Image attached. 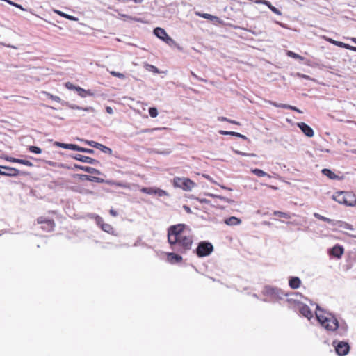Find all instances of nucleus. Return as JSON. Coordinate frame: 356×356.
Returning <instances> with one entry per match:
<instances>
[{"instance_id": "1", "label": "nucleus", "mask_w": 356, "mask_h": 356, "mask_svg": "<svg viewBox=\"0 0 356 356\" xmlns=\"http://www.w3.org/2000/svg\"><path fill=\"white\" fill-rule=\"evenodd\" d=\"M168 241L173 250L185 253L192 248L193 235L185 224L171 225L168 229Z\"/></svg>"}, {"instance_id": "2", "label": "nucleus", "mask_w": 356, "mask_h": 356, "mask_svg": "<svg viewBox=\"0 0 356 356\" xmlns=\"http://www.w3.org/2000/svg\"><path fill=\"white\" fill-rule=\"evenodd\" d=\"M316 318L323 328L327 331L336 332V334L340 337L346 335L348 327L345 321L339 322L331 313H323L318 305H316Z\"/></svg>"}, {"instance_id": "3", "label": "nucleus", "mask_w": 356, "mask_h": 356, "mask_svg": "<svg viewBox=\"0 0 356 356\" xmlns=\"http://www.w3.org/2000/svg\"><path fill=\"white\" fill-rule=\"evenodd\" d=\"M262 294L265 296L269 297L270 300H268L266 298H264L261 300L264 302H277L282 299L284 296H287L288 294L286 293L282 289L271 286H265L263 291Z\"/></svg>"}, {"instance_id": "4", "label": "nucleus", "mask_w": 356, "mask_h": 356, "mask_svg": "<svg viewBox=\"0 0 356 356\" xmlns=\"http://www.w3.org/2000/svg\"><path fill=\"white\" fill-rule=\"evenodd\" d=\"M334 200L348 207L356 206V195L351 192L339 191L332 196Z\"/></svg>"}, {"instance_id": "5", "label": "nucleus", "mask_w": 356, "mask_h": 356, "mask_svg": "<svg viewBox=\"0 0 356 356\" xmlns=\"http://www.w3.org/2000/svg\"><path fill=\"white\" fill-rule=\"evenodd\" d=\"M173 186L185 191H191L195 186V184L188 178L175 177L173 179Z\"/></svg>"}, {"instance_id": "6", "label": "nucleus", "mask_w": 356, "mask_h": 356, "mask_svg": "<svg viewBox=\"0 0 356 356\" xmlns=\"http://www.w3.org/2000/svg\"><path fill=\"white\" fill-rule=\"evenodd\" d=\"M213 251V245L208 241H201L196 248V254L199 257H207Z\"/></svg>"}, {"instance_id": "7", "label": "nucleus", "mask_w": 356, "mask_h": 356, "mask_svg": "<svg viewBox=\"0 0 356 356\" xmlns=\"http://www.w3.org/2000/svg\"><path fill=\"white\" fill-rule=\"evenodd\" d=\"M37 224L40 225L39 228L42 230L49 232L54 229L55 223L52 219L40 216L36 220Z\"/></svg>"}, {"instance_id": "8", "label": "nucleus", "mask_w": 356, "mask_h": 356, "mask_svg": "<svg viewBox=\"0 0 356 356\" xmlns=\"http://www.w3.org/2000/svg\"><path fill=\"white\" fill-rule=\"evenodd\" d=\"M154 34L162 41L165 42L168 45H172L175 43L174 40L170 37L166 31L160 27H156L154 29Z\"/></svg>"}, {"instance_id": "9", "label": "nucleus", "mask_w": 356, "mask_h": 356, "mask_svg": "<svg viewBox=\"0 0 356 356\" xmlns=\"http://www.w3.org/2000/svg\"><path fill=\"white\" fill-rule=\"evenodd\" d=\"M90 216L91 218L95 219L97 225H99L103 231L108 234L115 235L113 227L109 224L104 223L103 222V219L100 216L95 214H91Z\"/></svg>"}, {"instance_id": "10", "label": "nucleus", "mask_w": 356, "mask_h": 356, "mask_svg": "<svg viewBox=\"0 0 356 356\" xmlns=\"http://www.w3.org/2000/svg\"><path fill=\"white\" fill-rule=\"evenodd\" d=\"M333 346L335 347V350L339 356H344L347 355L350 350V346L348 343L343 341H333Z\"/></svg>"}, {"instance_id": "11", "label": "nucleus", "mask_w": 356, "mask_h": 356, "mask_svg": "<svg viewBox=\"0 0 356 356\" xmlns=\"http://www.w3.org/2000/svg\"><path fill=\"white\" fill-rule=\"evenodd\" d=\"M1 168L5 169L4 171L0 170V175L8 177H17L19 175H26L28 173L25 172H20L19 170L8 166H1Z\"/></svg>"}, {"instance_id": "12", "label": "nucleus", "mask_w": 356, "mask_h": 356, "mask_svg": "<svg viewBox=\"0 0 356 356\" xmlns=\"http://www.w3.org/2000/svg\"><path fill=\"white\" fill-rule=\"evenodd\" d=\"M296 309L299 311L301 315L307 318L308 320H310L313 317V314L307 305L301 302H297Z\"/></svg>"}, {"instance_id": "13", "label": "nucleus", "mask_w": 356, "mask_h": 356, "mask_svg": "<svg viewBox=\"0 0 356 356\" xmlns=\"http://www.w3.org/2000/svg\"><path fill=\"white\" fill-rule=\"evenodd\" d=\"M343 252L344 249L343 246L338 244L335 245L334 247L328 250V254L330 256L335 257L337 259H340Z\"/></svg>"}, {"instance_id": "14", "label": "nucleus", "mask_w": 356, "mask_h": 356, "mask_svg": "<svg viewBox=\"0 0 356 356\" xmlns=\"http://www.w3.org/2000/svg\"><path fill=\"white\" fill-rule=\"evenodd\" d=\"M68 90H75L77 92V94L81 97H85L87 95H88V96L93 95V92L92 91L86 90L79 86H74V85H72L70 83H68Z\"/></svg>"}, {"instance_id": "15", "label": "nucleus", "mask_w": 356, "mask_h": 356, "mask_svg": "<svg viewBox=\"0 0 356 356\" xmlns=\"http://www.w3.org/2000/svg\"><path fill=\"white\" fill-rule=\"evenodd\" d=\"M86 143L90 145V147H95V148H97L99 150H101L102 152L105 153V154H112V149L101 143H97L95 141H93V140H88V141H86Z\"/></svg>"}, {"instance_id": "16", "label": "nucleus", "mask_w": 356, "mask_h": 356, "mask_svg": "<svg viewBox=\"0 0 356 356\" xmlns=\"http://www.w3.org/2000/svg\"><path fill=\"white\" fill-rule=\"evenodd\" d=\"M70 156L72 158H73L74 159H76V160H78V161H82L84 163L92 164V165H97L99 163V161L97 160L94 159L89 156L79 154H75L71 155Z\"/></svg>"}, {"instance_id": "17", "label": "nucleus", "mask_w": 356, "mask_h": 356, "mask_svg": "<svg viewBox=\"0 0 356 356\" xmlns=\"http://www.w3.org/2000/svg\"><path fill=\"white\" fill-rule=\"evenodd\" d=\"M302 284L301 280L296 276H290L289 277V286L292 289H297L300 287Z\"/></svg>"}, {"instance_id": "18", "label": "nucleus", "mask_w": 356, "mask_h": 356, "mask_svg": "<svg viewBox=\"0 0 356 356\" xmlns=\"http://www.w3.org/2000/svg\"><path fill=\"white\" fill-rule=\"evenodd\" d=\"M298 127L308 137H312L314 136L313 129L305 122L298 123Z\"/></svg>"}, {"instance_id": "19", "label": "nucleus", "mask_w": 356, "mask_h": 356, "mask_svg": "<svg viewBox=\"0 0 356 356\" xmlns=\"http://www.w3.org/2000/svg\"><path fill=\"white\" fill-rule=\"evenodd\" d=\"M6 159V161L11 162V163H19V164L24 165L28 167L33 166V164L30 161L26 160V159H17V158L10 157V156H8Z\"/></svg>"}, {"instance_id": "20", "label": "nucleus", "mask_w": 356, "mask_h": 356, "mask_svg": "<svg viewBox=\"0 0 356 356\" xmlns=\"http://www.w3.org/2000/svg\"><path fill=\"white\" fill-rule=\"evenodd\" d=\"M76 176L79 177V179L81 181H90L97 183H102L104 181L103 179L95 176L87 175H76Z\"/></svg>"}, {"instance_id": "21", "label": "nucleus", "mask_w": 356, "mask_h": 356, "mask_svg": "<svg viewBox=\"0 0 356 356\" xmlns=\"http://www.w3.org/2000/svg\"><path fill=\"white\" fill-rule=\"evenodd\" d=\"M332 225H334L341 229H348L351 231L354 230L353 226L352 225L341 220H334Z\"/></svg>"}, {"instance_id": "22", "label": "nucleus", "mask_w": 356, "mask_h": 356, "mask_svg": "<svg viewBox=\"0 0 356 356\" xmlns=\"http://www.w3.org/2000/svg\"><path fill=\"white\" fill-rule=\"evenodd\" d=\"M167 259L171 264L180 262L182 260L181 256L175 253H168L167 254Z\"/></svg>"}, {"instance_id": "23", "label": "nucleus", "mask_w": 356, "mask_h": 356, "mask_svg": "<svg viewBox=\"0 0 356 356\" xmlns=\"http://www.w3.org/2000/svg\"><path fill=\"white\" fill-rule=\"evenodd\" d=\"M74 168H79V169H81L82 170L85 171V172H87L88 173H90V174H97V175H100L101 172L94 168H92V167H89V166H81V165H74Z\"/></svg>"}, {"instance_id": "24", "label": "nucleus", "mask_w": 356, "mask_h": 356, "mask_svg": "<svg viewBox=\"0 0 356 356\" xmlns=\"http://www.w3.org/2000/svg\"><path fill=\"white\" fill-rule=\"evenodd\" d=\"M225 223L229 226H234L240 225L241 223V220L235 216H231L225 220Z\"/></svg>"}, {"instance_id": "25", "label": "nucleus", "mask_w": 356, "mask_h": 356, "mask_svg": "<svg viewBox=\"0 0 356 356\" xmlns=\"http://www.w3.org/2000/svg\"><path fill=\"white\" fill-rule=\"evenodd\" d=\"M259 2L267 6L268 7V8L272 12H273L275 14L278 15H282L281 11L280 10H278L277 8H275V6H273L269 1H266V0H259Z\"/></svg>"}, {"instance_id": "26", "label": "nucleus", "mask_w": 356, "mask_h": 356, "mask_svg": "<svg viewBox=\"0 0 356 356\" xmlns=\"http://www.w3.org/2000/svg\"><path fill=\"white\" fill-rule=\"evenodd\" d=\"M322 173L325 176L327 177L330 179L335 180V179H339V176L335 175L332 171H331L330 169L324 168L322 170Z\"/></svg>"}, {"instance_id": "27", "label": "nucleus", "mask_w": 356, "mask_h": 356, "mask_svg": "<svg viewBox=\"0 0 356 356\" xmlns=\"http://www.w3.org/2000/svg\"><path fill=\"white\" fill-rule=\"evenodd\" d=\"M219 134L221 135H225V136H234L235 137L241 138L243 139L247 138L245 136L242 135L238 132H234V131H228L220 130V131H219Z\"/></svg>"}, {"instance_id": "28", "label": "nucleus", "mask_w": 356, "mask_h": 356, "mask_svg": "<svg viewBox=\"0 0 356 356\" xmlns=\"http://www.w3.org/2000/svg\"><path fill=\"white\" fill-rule=\"evenodd\" d=\"M195 15L199 16V17H202L204 19H209V20H211V21L218 20V17L211 15L208 14V13H201L200 12H195Z\"/></svg>"}, {"instance_id": "29", "label": "nucleus", "mask_w": 356, "mask_h": 356, "mask_svg": "<svg viewBox=\"0 0 356 356\" xmlns=\"http://www.w3.org/2000/svg\"><path fill=\"white\" fill-rule=\"evenodd\" d=\"M68 107L72 108V109H77L79 111H86V112H91V113H93L94 112V108L91 106H88V107H86V108H81V107H79L78 106H76L74 104H68Z\"/></svg>"}, {"instance_id": "30", "label": "nucleus", "mask_w": 356, "mask_h": 356, "mask_svg": "<svg viewBox=\"0 0 356 356\" xmlns=\"http://www.w3.org/2000/svg\"><path fill=\"white\" fill-rule=\"evenodd\" d=\"M251 172L254 175H255L256 176L259 177L267 176L268 177L270 178V175H268L266 172H265L262 170H260L258 168L252 169Z\"/></svg>"}, {"instance_id": "31", "label": "nucleus", "mask_w": 356, "mask_h": 356, "mask_svg": "<svg viewBox=\"0 0 356 356\" xmlns=\"http://www.w3.org/2000/svg\"><path fill=\"white\" fill-rule=\"evenodd\" d=\"M144 67L147 70V71H149V72H152L154 73H156V74H159L160 73L159 69L153 65H151V64H148V63H145L144 65Z\"/></svg>"}, {"instance_id": "32", "label": "nucleus", "mask_w": 356, "mask_h": 356, "mask_svg": "<svg viewBox=\"0 0 356 356\" xmlns=\"http://www.w3.org/2000/svg\"><path fill=\"white\" fill-rule=\"evenodd\" d=\"M314 216L315 218H316L317 219H318V220H323L324 222H329V223H330L332 225L333 221H334V220H332V219L328 218L327 217L323 216H321V214H319L318 213H314Z\"/></svg>"}, {"instance_id": "33", "label": "nucleus", "mask_w": 356, "mask_h": 356, "mask_svg": "<svg viewBox=\"0 0 356 356\" xmlns=\"http://www.w3.org/2000/svg\"><path fill=\"white\" fill-rule=\"evenodd\" d=\"M286 55L291 58H295V59H298L300 60H304V58L302 56H301L300 55L295 53V52H293L291 51H286Z\"/></svg>"}, {"instance_id": "34", "label": "nucleus", "mask_w": 356, "mask_h": 356, "mask_svg": "<svg viewBox=\"0 0 356 356\" xmlns=\"http://www.w3.org/2000/svg\"><path fill=\"white\" fill-rule=\"evenodd\" d=\"M156 188H141V192L149 194V195H156Z\"/></svg>"}, {"instance_id": "35", "label": "nucleus", "mask_w": 356, "mask_h": 356, "mask_svg": "<svg viewBox=\"0 0 356 356\" xmlns=\"http://www.w3.org/2000/svg\"><path fill=\"white\" fill-rule=\"evenodd\" d=\"M29 151L30 152L34 153V154H40L42 152V149L36 146H29L28 148Z\"/></svg>"}, {"instance_id": "36", "label": "nucleus", "mask_w": 356, "mask_h": 356, "mask_svg": "<svg viewBox=\"0 0 356 356\" xmlns=\"http://www.w3.org/2000/svg\"><path fill=\"white\" fill-rule=\"evenodd\" d=\"M273 214L275 216H279V217H282V218H290V216L288 213H284V212H282V211H274Z\"/></svg>"}, {"instance_id": "37", "label": "nucleus", "mask_w": 356, "mask_h": 356, "mask_svg": "<svg viewBox=\"0 0 356 356\" xmlns=\"http://www.w3.org/2000/svg\"><path fill=\"white\" fill-rule=\"evenodd\" d=\"M149 114L152 118H156L158 115V111L155 107L149 108Z\"/></svg>"}, {"instance_id": "38", "label": "nucleus", "mask_w": 356, "mask_h": 356, "mask_svg": "<svg viewBox=\"0 0 356 356\" xmlns=\"http://www.w3.org/2000/svg\"><path fill=\"white\" fill-rule=\"evenodd\" d=\"M110 74H112L113 76L118 77V78L121 79H125V75L124 74H122V73H120V72H115V71H111Z\"/></svg>"}, {"instance_id": "39", "label": "nucleus", "mask_w": 356, "mask_h": 356, "mask_svg": "<svg viewBox=\"0 0 356 356\" xmlns=\"http://www.w3.org/2000/svg\"><path fill=\"white\" fill-rule=\"evenodd\" d=\"M156 195H158L159 197L169 195L168 193L165 191L160 189V188L156 189Z\"/></svg>"}, {"instance_id": "40", "label": "nucleus", "mask_w": 356, "mask_h": 356, "mask_svg": "<svg viewBox=\"0 0 356 356\" xmlns=\"http://www.w3.org/2000/svg\"><path fill=\"white\" fill-rule=\"evenodd\" d=\"M234 152L238 155H242L244 156H256V154L254 153L248 154V153L242 152L238 150H235Z\"/></svg>"}, {"instance_id": "41", "label": "nucleus", "mask_w": 356, "mask_h": 356, "mask_svg": "<svg viewBox=\"0 0 356 356\" xmlns=\"http://www.w3.org/2000/svg\"><path fill=\"white\" fill-rule=\"evenodd\" d=\"M284 108H287V109H290V110H293V111H295L299 113H302V111H300V109H298V108L293 106H291V105H289V104H286V106H284Z\"/></svg>"}, {"instance_id": "42", "label": "nucleus", "mask_w": 356, "mask_h": 356, "mask_svg": "<svg viewBox=\"0 0 356 356\" xmlns=\"http://www.w3.org/2000/svg\"><path fill=\"white\" fill-rule=\"evenodd\" d=\"M79 152H86V153H88V154H94L95 153V151L93 149L83 148V147L80 148L79 149Z\"/></svg>"}, {"instance_id": "43", "label": "nucleus", "mask_w": 356, "mask_h": 356, "mask_svg": "<svg viewBox=\"0 0 356 356\" xmlns=\"http://www.w3.org/2000/svg\"><path fill=\"white\" fill-rule=\"evenodd\" d=\"M270 104L275 107H277V108H284V106H286V104H278L275 102H270Z\"/></svg>"}, {"instance_id": "44", "label": "nucleus", "mask_w": 356, "mask_h": 356, "mask_svg": "<svg viewBox=\"0 0 356 356\" xmlns=\"http://www.w3.org/2000/svg\"><path fill=\"white\" fill-rule=\"evenodd\" d=\"M81 147H79L78 145H73V144H68V149H72V150H77L79 152V149Z\"/></svg>"}, {"instance_id": "45", "label": "nucleus", "mask_w": 356, "mask_h": 356, "mask_svg": "<svg viewBox=\"0 0 356 356\" xmlns=\"http://www.w3.org/2000/svg\"><path fill=\"white\" fill-rule=\"evenodd\" d=\"M54 145L58 146V147H61L64 149H67V143L55 142Z\"/></svg>"}, {"instance_id": "46", "label": "nucleus", "mask_w": 356, "mask_h": 356, "mask_svg": "<svg viewBox=\"0 0 356 356\" xmlns=\"http://www.w3.org/2000/svg\"><path fill=\"white\" fill-rule=\"evenodd\" d=\"M334 45L343 48V47L346 46V43H343V42H339V41H337L336 42H334Z\"/></svg>"}, {"instance_id": "47", "label": "nucleus", "mask_w": 356, "mask_h": 356, "mask_svg": "<svg viewBox=\"0 0 356 356\" xmlns=\"http://www.w3.org/2000/svg\"><path fill=\"white\" fill-rule=\"evenodd\" d=\"M56 13L58 14L60 16H63L64 17H66L67 18V14L63 13V12H61V11H59V10H54Z\"/></svg>"}, {"instance_id": "48", "label": "nucleus", "mask_w": 356, "mask_h": 356, "mask_svg": "<svg viewBox=\"0 0 356 356\" xmlns=\"http://www.w3.org/2000/svg\"><path fill=\"white\" fill-rule=\"evenodd\" d=\"M183 208L186 211V213H192V211H191V208L188 206L184 205Z\"/></svg>"}, {"instance_id": "49", "label": "nucleus", "mask_w": 356, "mask_h": 356, "mask_svg": "<svg viewBox=\"0 0 356 356\" xmlns=\"http://www.w3.org/2000/svg\"><path fill=\"white\" fill-rule=\"evenodd\" d=\"M106 112H107L108 114H113V108H112L111 107H110V106H107V107L106 108Z\"/></svg>"}, {"instance_id": "50", "label": "nucleus", "mask_w": 356, "mask_h": 356, "mask_svg": "<svg viewBox=\"0 0 356 356\" xmlns=\"http://www.w3.org/2000/svg\"><path fill=\"white\" fill-rule=\"evenodd\" d=\"M287 302H288L289 303H294V304H295V305L296 306V302H297L298 301H296V300H293L292 298H287Z\"/></svg>"}, {"instance_id": "51", "label": "nucleus", "mask_w": 356, "mask_h": 356, "mask_svg": "<svg viewBox=\"0 0 356 356\" xmlns=\"http://www.w3.org/2000/svg\"><path fill=\"white\" fill-rule=\"evenodd\" d=\"M218 120L219 121H226V122H228L229 121V119L225 118V117H218Z\"/></svg>"}, {"instance_id": "52", "label": "nucleus", "mask_w": 356, "mask_h": 356, "mask_svg": "<svg viewBox=\"0 0 356 356\" xmlns=\"http://www.w3.org/2000/svg\"><path fill=\"white\" fill-rule=\"evenodd\" d=\"M110 214L113 216H116L118 215L117 212L113 209L110 210Z\"/></svg>"}, {"instance_id": "53", "label": "nucleus", "mask_w": 356, "mask_h": 356, "mask_svg": "<svg viewBox=\"0 0 356 356\" xmlns=\"http://www.w3.org/2000/svg\"><path fill=\"white\" fill-rule=\"evenodd\" d=\"M326 40H327V41H328L330 43L333 44H334V42H337L336 40H333V39H332V38H327V39H326Z\"/></svg>"}, {"instance_id": "54", "label": "nucleus", "mask_w": 356, "mask_h": 356, "mask_svg": "<svg viewBox=\"0 0 356 356\" xmlns=\"http://www.w3.org/2000/svg\"><path fill=\"white\" fill-rule=\"evenodd\" d=\"M343 48L351 50V48H353V47L350 46V45H349L348 44H346V46L343 47Z\"/></svg>"}, {"instance_id": "55", "label": "nucleus", "mask_w": 356, "mask_h": 356, "mask_svg": "<svg viewBox=\"0 0 356 356\" xmlns=\"http://www.w3.org/2000/svg\"><path fill=\"white\" fill-rule=\"evenodd\" d=\"M229 123L234 124H239V122L235 120H229Z\"/></svg>"}, {"instance_id": "56", "label": "nucleus", "mask_w": 356, "mask_h": 356, "mask_svg": "<svg viewBox=\"0 0 356 356\" xmlns=\"http://www.w3.org/2000/svg\"><path fill=\"white\" fill-rule=\"evenodd\" d=\"M68 20H76V18L72 15H68Z\"/></svg>"}, {"instance_id": "57", "label": "nucleus", "mask_w": 356, "mask_h": 356, "mask_svg": "<svg viewBox=\"0 0 356 356\" xmlns=\"http://www.w3.org/2000/svg\"><path fill=\"white\" fill-rule=\"evenodd\" d=\"M252 296L255 298H257V299H259V297H258V296L256 293L252 294Z\"/></svg>"}, {"instance_id": "58", "label": "nucleus", "mask_w": 356, "mask_h": 356, "mask_svg": "<svg viewBox=\"0 0 356 356\" xmlns=\"http://www.w3.org/2000/svg\"><path fill=\"white\" fill-rule=\"evenodd\" d=\"M134 1L136 3H141L143 1V0H134Z\"/></svg>"}, {"instance_id": "59", "label": "nucleus", "mask_w": 356, "mask_h": 356, "mask_svg": "<svg viewBox=\"0 0 356 356\" xmlns=\"http://www.w3.org/2000/svg\"><path fill=\"white\" fill-rule=\"evenodd\" d=\"M276 23L278 24L279 25H280L281 26L284 27V26L282 23L278 22H276Z\"/></svg>"}, {"instance_id": "60", "label": "nucleus", "mask_w": 356, "mask_h": 356, "mask_svg": "<svg viewBox=\"0 0 356 356\" xmlns=\"http://www.w3.org/2000/svg\"><path fill=\"white\" fill-rule=\"evenodd\" d=\"M352 41H353L355 44H356V38H352Z\"/></svg>"}, {"instance_id": "61", "label": "nucleus", "mask_w": 356, "mask_h": 356, "mask_svg": "<svg viewBox=\"0 0 356 356\" xmlns=\"http://www.w3.org/2000/svg\"><path fill=\"white\" fill-rule=\"evenodd\" d=\"M191 74H192L194 77L197 78V76H196V74H195L194 72H191Z\"/></svg>"}, {"instance_id": "62", "label": "nucleus", "mask_w": 356, "mask_h": 356, "mask_svg": "<svg viewBox=\"0 0 356 356\" xmlns=\"http://www.w3.org/2000/svg\"><path fill=\"white\" fill-rule=\"evenodd\" d=\"M191 74H192L194 77L197 78V76H196V74H195L194 72H191Z\"/></svg>"}, {"instance_id": "63", "label": "nucleus", "mask_w": 356, "mask_h": 356, "mask_svg": "<svg viewBox=\"0 0 356 356\" xmlns=\"http://www.w3.org/2000/svg\"><path fill=\"white\" fill-rule=\"evenodd\" d=\"M270 188H273V189H277V187L275 186H269Z\"/></svg>"}, {"instance_id": "64", "label": "nucleus", "mask_w": 356, "mask_h": 356, "mask_svg": "<svg viewBox=\"0 0 356 356\" xmlns=\"http://www.w3.org/2000/svg\"><path fill=\"white\" fill-rule=\"evenodd\" d=\"M352 51H356V47H353V48H351Z\"/></svg>"}]
</instances>
